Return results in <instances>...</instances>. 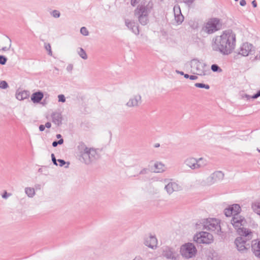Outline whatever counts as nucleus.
<instances>
[{
	"mask_svg": "<svg viewBox=\"0 0 260 260\" xmlns=\"http://www.w3.org/2000/svg\"><path fill=\"white\" fill-rule=\"evenodd\" d=\"M211 69L213 72H220L221 71L220 68L215 64H212L211 66Z\"/></svg>",
	"mask_w": 260,
	"mask_h": 260,
	"instance_id": "nucleus-34",
	"label": "nucleus"
},
{
	"mask_svg": "<svg viewBox=\"0 0 260 260\" xmlns=\"http://www.w3.org/2000/svg\"><path fill=\"white\" fill-rule=\"evenodd\" d=\"M51 158H52V160L53 163L54 164V165H55L56 166H57V162H56V159L55 158V157L54 154H51Z\"/></svg>",
	"mask_w": 260,
	"mask_h": 260,
	"instance_id": "nucleus-43",
	"label": "nucleus"
},
{
	"mask_svg": "<svg viewBox=\"0 0 260 260\" xmlns=\"http://www.w3.org/2000/svg\"><path fill=\"white\" fill-rule=\"evenodd\" d=\"M43 96V93L41 91H38L32 94L31 100L34 103H38L42 100Z\"/></svg>",
	"mask_w": 260,
	"mask_h": 260,
	"instance_id": "nucleus-25",
	"label": "nucleus"
},
{
	"mask_svg": "<svg viewBox=\"0 0 260 260\" xmlns=\"http://www.w3.org/2000/svg\"><path fill=\"white\" fill-rule=\"evenodd\" d=\"M252 45L248 43H243L239 49V54L243 56H247L252 51Z\"/></svg>",
	"mask_w": 260,
	"mask_h": 260,
	"instance_id": "nucleus-18",
	"label": "nucleus"
},
{
	"mask_svg": "<svg viewBox=\"0 0 260 260\" xmlns=\"http://www.w3.org/2000/svg\"><path fill=\"white\" fill-rule=\"evenodd\" d=\"M193 240L197 243L209 244L214 241L213 235L207 232H200L193 237Z\"/></svg>",
	"mask_w": 260,
	"mask_h": 260,
	"instance_id": "nucleus-10",
	"label": "nucleus"
},
{
	"mask_svg": "<svg viewBox=\"0 0 260 260\" xmlns=\"http://www.w3.org/2000/svg\"><path fill=\"white\" fill-rule=\"evenodd\" d=\"M29 96V92L25 90L17 92L16 94V98L19 101H22L26 99Z\"/></svg>",
	"mask_w": 260,
	"mask_h": 260,
	"instance_id": "nucleus-26",
	"label": "nucleus"
},
{
	"mask_svg": "<svg viewBox=\"0 0 260 260\" xmlns=\"http://www.w3.org/2000/svg\"><path fill=\"white\" fill-rule=\"evenodd\" d=\"M251 248L253 254L260 259V240L253 241Z\"/></svg>",
	"mask_w": 260,
	"mask_h": 260,
	"instance_id": "nucleus-21",
	"label": "nucleus"
},
{
	"mask_svg": "<svg viewBox=\"0 0 260 260\" xmlns=\"http://www.w3.org/2000/svg\"><path fill=\"white\" fill-rule=\"evenodd\" d=\"M220 28L219 19L212 18L208 20L202 28V31L207 34H212Z\"/></svg>",
	"mask_w": 260,
	"mask_h": 260,
	"instance_id": "nucleus-9",
	"label": "nucleus"
},
{
	"mask_svg": "<svg viewBox=\"0 0 260 260\" xmlns=\"http://www.w3.org/2000/svg\"><path fill=\"white\" fill-rule=\"evenodd\" d=\"M157 240L154 235L149 234L144 238V244L148 247L155 249L157 247Z\"/></svg>",
	"mask_w": 260,
	"mask_h": 260,
	"instance_id": "nucleus-15",
	"label": "nucleus"
},
{
	"mask_svg": "<svg viewBox=\"0 0 260 260\" xmlns=\"http://www.w3.org/2000/svg\"><path fill=\"white\" fill-rule=\"evenodd\" d=\"M176 72L178 74H180L181 75H184V73L183 72H182V71H176Z\"/></svg>",
	"mask_w": 260,
	"mask_h": 260,
	"instance_id": "nucleus-54",
	"label": "nucleus"
},
{
	"mask_svg": "<svg viewBox=\"0 0 260 260\" xmlns=\"http://www.w3.org/2000/svg\"><path fill=\"white\" fill-rule=\"evenodd\" d=\"M58 102L64 103L66 102V98L63 94H59L58 95Z\"/></svg>",
	"mask_w": 260,
	"mask_h": 260,
	"instance_id": "nucleus-38",
	"label": "nucleus"
},
{
	"mask_svg": "<svg viewBox=\"0 0 260 260\" xmlns=\"http://www.w3.org/2000/svg\"><path fill=\"white\" fill-rule=\"evenodd\" d=\"M191 71L193 74L200 76H205L209 72L206 64L197 59H193L190 61Z\"/></svg>",
	"mask_w": 260,
	"mask_h": 260,
	"instance_id": "nucleus-6",
	"label": "nucleus"
},
{
	"mask_svg": "<svg viewBox=\"0 0 260 260\" xmlns=\"http://www.w3.org/2000/svg\"><path fill=\"white\" fill-rule=\"evenodd\" d=\"M255 58L257 60H260V51L258 52V54L255 56Z\"/></svg>",
	"mask_w": 260,
	"mask_h": 260,
	"instance_id": "nucleus-53",
	"label": "nucleus"
},
{
	"mask_svg": "<svg viewBox=\"0 0 260 260\" xmlns=\"http://www.w3.org/2000/svg\"><path fill=\"white\" fill-rule=\"evenodd\" d=\"M152 7V2H144L139 5L135 10V15L141 25H146L149 22V14Z\"/></svg>",
	"mask_w": 260,
	"mask_h": 260,
	"instance_id": "nucleus-3",
	"label": "nucleus"
},
{
	"mask_svg": "<svg viewBox=\"0 0 260 260\" xmlns=\"http://www.w3.org/2000/svg\"><path fill=\"white\" fill-rule=\"evenodd\" d=\"M69 162H68V165H67V166H66V167H65V168H68V167H69Z\"/></svg>",
	"mask_w": 260,
	"mask_h": 260,
	"instance_id": "nucleus-60",
	"label": "nucleus"
},
{
	"mask_svg": "<svg viewBox=\"0 0 260 260\" xmlns=\"http://www.w3.org/2000/svg\"><path fill=\"white\" fill-rule=\"evenodd\" d=\"M45 128V125H44L41 124V125H40L39 126V129H40V131H41V132H42V131H44Z\"/></svg>",
	"mask_w": 260,
	"mask_h": 260,
	"instance_id": "nucleus-49",
	"label": "nucleus"
},
{
	"mask_svg": "<svg viewBox=\"0 0 260 260\" xmlns=\"http://www.w3.org/2000/svg\"><path fill=\"white\" fill-rule=\"evenodd\" d=\"M166 170L165 165L161 162L156 161L154 164V172L160 173Z\"/></svg>",
	"mask_w": 260,
	"mask_h": 260,
	"instance_id": "nucleus-24",
	"label": "nucleus"
},
{
	"mask_svg": "<svg viewBox=\"0 0 260 260\" xmlns=\"http://www.w3.org/2000/svg\"><path fill=\"white\" fill-rule=\"evenodd\" d=\"M56 138L57 139H61V135L60 134H57V135H56Z\"/></svg>",
	"mask_w": 260,
	"mask_h": 260,
	"instance_id": "nucleus-58",
	"label": "nucleus"
},
{
	"mask_svg": "<svg viewBox=\"0 0 260 260\" xmlns=\"http://www.w3.org/2000/svg\"><path fill=\"white\" fill-rule=\"evenodd\" d=\"M231 222L239 235L247 237L248 238H252V232L250 230L243 228L245 223V220L243 217L241 215L234 216Z\"/></svg>",
	"mask_w": 260,
	"mask_h": 260,
	"instance_id": "nucleus-5",
	"label": "nucleus"
},
{
	"mask_svg": "<svg viewBox=\"0 0 260 260\" xmlns=\"http://www.w3.org/2000/svg\"><path fill=\"white\" fill-rule=\"evenodd\" d=\"M235 1L237 2V1H238V0H235Z\"/></svg>",
	"mask_w": 260,
	"mask_h": 260,
	"instance_id": "nucleus-62",
	"label": "nucleus"
},
{
	"mask_svg": "<svg viewBox=\"0 0 260 260\" xmlns=\"http://www.w3.org/2000/svg\"><path fill=\"white\" fill-rule=\"evenodd\" d=\"M77 53L83 59L86 60L88 58L86 51L82 47H79L77 49Z\"/></svg>",
	"mask_w": 260,
	"mask_h": 260,
	"instance_id": "nucleus-27",
	"label": "nucleus"
},
{
	"mask_svg": "<svg viewBox=\"0 0 260 260\" xmlns=\"http://www.w3.org/2000/svg\"><path fill=\"white\" fill-rule=\"evenodd\" d=\"M10 196V194H8L7 193V192H5L3 195H2V197L4 199H7L9 196Z\"/></svg>",
	"mask_w": 260,
	"mask_h": 260,
	"instance_id": "nucleus-50",
	"label": "nucleus"
},
{
	"mask_svg": "<svg viewBox=\"0 0 260 260\" xmlns=\"http://www.w3.org/2000/svg\"><path fill=\"white\" fill-rule=\"evenodd\" d=\"M241 211V208L239 204H235L229 206L224 210V214L227 217L231 216H235L240 215L239 213Z\"/></svg>",
	"mask_w": 260,
	"mask_h": 260,
	"instance_id": "nucleus-14",
	"label": "nucleus"
},
{
	"mask_svg": "<svg viewBox=\"0 0 260 260\" xmlns=\"http://www.w3.org/2000/svg\"><path fill=\"white\" fill-rule=\"evenodd\" d=\"M259 96H260V90H258L256 94L252 95V98L253 99H255L258 98Z\"/></svg>",
	"mask_w": 260,
	"mask_h": 260,
	"instance_id": "nucleus-44",
	"label": "nucleus"
},
{
	"mask_svg": "<svg viewBox=\"0 0 260 260\" xmlns=\"http://www.w3.org/2000/svg\"><path fill=\"white\" fill-rule=\"evenodd\" d=\"M251 207L253 211L260 216V202L255 201L253 202Z\"/></svg>",
	"mask_w": 260,
	"mask_h": 260,
	"instance_id": "nucleus-28",
	"label": "nucleus"
},
{
	"mask_svg": "<svg viewBox=\"0 0 260 260\" xmlns=\"http://www.w3.org/2000/svg\"><path fill=\"white\" fill-rule=\"evenodd\" d=\"M197 170L204 168L207 167L209 164V161L205 157H201L196 158Z\"/></svg>",
	"mask_w": 260,
	"mask_h": 260,
	"instance_id": "nucleus-23",
	"label": "nucleus"
},
{
	"mask_svg": "<svg viewBox=\"0 0 260 260\" xmlns=\"http://www.w3.org/2000/svg\"><path fill=\"white\" fill-rule=\"evenodd\" d=\"M161 256L169 260H178L179 254L174 248L169 246H163L160 249Z\"/></svg>",
	"mask_w": 260,
	"mask_h": 260,
	"instance_id": "nucleus-8",
	"label": "nucleus"
},
{
	"mask_svg": "<svg viewBox=\"0 0 260 260\" xmlns=\"http://www.w3.org/2000/svg\"><path fill=\"white\" fill-rule=\"evenodd\" d=\"M141 103V96L139 95H135L131 98L127 102L126 105L129 107H137Z\"/></svg>",
	"mask_w": 260,
	"mask_h": 260,
	"instance_id": "nucleus-19",
	"label": "nucleus"
},
{
	"mask_svg": "<svg viewBox=\"0 0 260 260\" xmlns=\"http://www.w3.org/2000/svg\"><path fill=\"white\" fill-rule=\"evenodd\" d=\"M194 86L198 88H205L207 89H208L210 88L209 85H208L207 84H205L203 83H196L194 84Z\"/></svg>",
	"mask_w": 260,
	"mask_h": 260,
	"instance_id": "nucleus-30",
	"label": "nucleus"
},
{
	"mask_svg": "<svg viewBox=\"0 0 260 260\" xmlns=\"http://www.w3.org/2000/svg\"><path fill=\"white\" fill-rule=\"evenodd\" d=\"M139 1V0H131V5L135 6Z\"/></svg>",
	"mask_w": 260,
	"mask_h": 260,
	"instance_id": "nucleus-46",
	"label": "nucleus"
},
{
	"mask_svg": "<svg viewBox=\"0 0 260 260\" xmlns=\"http://www.w3.org/2000/svg\"><path fill=\"white\" fill-rule=\"evenodd\" d=\"M52 122L57 125H59L62 122V115L60 113L55 112L51 114Z\"/></svg>",
	"mask_w": 260,
	"mask_h": 260,
	"instance_id": "nucleus-22",
	"label": "nucleus"
},
{
	"mask_svg": "<svg viewBox=\"0 0 260 260\" xmlns=\"http://www.w3.org/2000/svg\"><path fill=\"white\" fill-rule=\"evenodd\" d=\"M216 253L215 252L210 251L209 252V254H208V256L209 257H211V255H212L213 257L214 256V255H216ZM211 258L212 259H213V257H211Z\"/></svg>",
	"mask_w": 260,
	"mask_h": 260,
	"instance_id": "nucleus-45",
	"label": "nucleus"
},
{
	"mask_svg": "<svg viewBox=\"0 0 260 260\" xmlns=\"http://www.w3.org/2000/svg\"><path fill=\"white\" fill-rule=\"evenodd\" d=\"M124 23L125 26L128 29L131 30L132 32L136 35H139V26L134 20L129 19L128 18H124Z\"/></svg>",
	"mask_w": 260,
	"mask_h": 260,
	"instance_id": "nucleus-16",
	"label": "nucleus"
},
{
	"mask_svg": "<svg viewBox=\"0 0 260 260\" xmlns=\"http://www.w3.org/2000/svg\"><path fill=\"white\" fill-rule=\"evenodd\" d=\"M196 161V158L188 157L184 160V164L191 170H197Z\"/></svg>",
	"mask_w": 260,
	"mask_h": 260,
	"instance_id": "nucleus-20",
	"label": "nucleus"
},
{
	"mask_svg": "<svg viewBox=\"0 0 260 260\" xmlns=\"http://www.w3.org/2000/svg\"><path fill=\"white\" fill-rule=\"evenodd\" d=\"M252 96H251L247 94H244L242 95L243 99H246L247 101L249 100L250 99H253Z\"/></svg>",
	"mask_w": 260,
	"mask_h": 260,
	"instance_id": "nucleus-41",
	"label": "nucleus"
},
{
	"mask_svg": "<svg viewBox=\"0 0 260 260\" xmlns=\"http://www.w3.org/2000/svg\"><path fill=\"white\" fill-rule=\"evenodd\" d=\"M180 252L183 258L190 259L196 256L197 249L193 243H186L180 247Z\"/></svg>",
	"mask_w": 260,
	"mask_h": 260,
	"instance_id": "nucleus-7",
	"label": "nucleus"
},
{
	"mask_svg": "<svg viewBox=\"0 0 260 260\" xmlns=\"http://www.w3.org/2000/svg\"><path fill=\"white\" fill-rule=\"evenodd\" d=\"M58 161L59 162V166L60 167L63 166L67 162L63 159H58Z\"/></svg>",
	"mask_w": 260,
	"mask_h": 260,
	"instance_id": "nucleus-42",
	"label": "nucleus"
},
{
	"mask_svg": "<svg viewBox=\"0 0 260 260\" xmlns=\"http://www.w3.org/2000/svg\"><path fill=\"white\" fill-rule=\"evenodd\" d=\"M80 32L82 35L85 36H87L89 34L88 31L85 27H82L81 28Z\"/></svg>",
	"mask_w": 260,
	"mask_h": 260,
	"instance_id": "nucleus-32",
	"label": "nucleus"
},
{
	"mask_svg": "<svg viewBox=\"0 0 260 260\" xmlns=\"http://www.w3.org/2000/svg\"><path fill=\"white\" fill-rule=\"evenodd\" d=\"M2 50H3V51H7L9 50V48H7L6 47H3L2 48Z\"/></svg>",
	"mask_w": 260,
	"mask_h": 260,
	"instance_id": "nucleus-55",
	"label": "nucleus"
},
{
	"mask_svg": "<svg viewBox=\"0 0 260 260\" xmlns=\"http://www.w3.org/2000/svg\"><path fill=\"white\" fill-rule=\"evenodd\" d=\"M189 79L191 80H196L198 79V77L195 75H190Z\"/></svg>",
	"mask_w": 260,
	"mask_h": 260,
	"instance_id": "nucleus-47",
	"label": "nucleus"
},
{
	"mask_svg": "<svg viewBox=\"0 0 260 260\" xmlns=\"http://www.w3.org/2000/svg\"><path fill=\"white\" fill-rule=\"evenodd\" d=\"M251 238H248L247 237L242 236L237 238L235 240V244L238 251H244L249 247V244H247V240Z\"/></svg>",
	"mask_w": 260,
	"mask_h": 260,
	"instance_id": "nucleus-13",
	"label": "nucleus"
},
{
	"mask_svg": "<svg viewBox=\"0 0 260 260\" xmlns=\"http://www.w3.org/2000/svg\"><path fill=\"white\" fill-rule=\"evenodd\" d=\"M235 45L236 35L232 30H226L213 39L212 47L223 55H229L234 49Z\"/></svg>",
	"mask_w": 260,
	"mask_h": 260,
	"instance_id": "nucleus-1",
	"label": "nucleus"
},
{
	"mask_svg": "<svg viewBox=\"0 0 260 260\" xmlns=\"http://www.w3.org/2000/svg\"><path fill=\"white\" fill-rule=\"evenodd\" d=\"M174 14L175 17V21L178 25L181 24L184 20V16L182 15L180 8L178 5H175L174 7Z\"/></svg>",
	"mask_w": 260,
	"mask_h": 260,
	"instance_id": "nucleus-17",
	"label": "nucleus"
},
{
	"mask_svg": "<svg viewBox=\"0 0 260 260\" xmlns=\"http://www.w3.org/2000/svg\"><path fill=\"white\" fill-rule=\"evenodd\" d=\"M183 2L188 6H190L195 0H183Z\"/></svg>",
	"mask_w": 260,
	"mask_h": 260,
	"instance_id": "nucleus-40",
	"label": "nucleus"
},
{
	"mask_svg": "<svg viewBox=\"0 0 260 260\" xmlns=\"http://www.w3.org/2000/svg\"><path fill=\"white\" fill-rule=\"evenodd\" d=\"M246 4V2L245 1V0H241L240 2V5L241 6H245Z\"/></svg>",
	"mask_w": 260,
	"mask_h": 260,
	"instance_id": "nucleus-48",
	"label": "nucleus"
},
{
	"mask_svg": "<svg viewBox=\"0 0 260 260\" xmlns=\"http://www.w3.org/2000/svg\"><path fill=\"white\" fill-rule=\"evenodd\" d=\"M224 176V174L221 171H215L206 179L203 184L206 186H211L221 181L223 179Z\"/></svg>",
	"mask_w": 260,
	"mask_h": 260,
	"instance_id": "nucleus-11",
	"label": "nucleus"
},
{
	"mask_svg": "<svg viewBox=\"0 0 260 260\" xmlns=\"http://www.w3.org/2000/svg\"><path fill=\"white\" fill-rule=\"evenodd\" d=\"M155 147H158L159 146V144L157 143L155 144Z\"/></svg>",
	"mask_w": 260,
	"mask_h": 260,
	"instance_id": "nucleus-59",
	"label": "nucleus"
},
{
	"mask_svg": "<svg viewBox=\"0 0 260 260\" xmlns=\"http://www.w3.org/2000/svg\"><path fill=\"white\" fill-rule=\"evenodd\" d=\"M45 126L47 128H50L51 126V124L49 122H47L46 123Z\"/></svg>",
	"mask_w": 260,
	"mask_h": 260,
	"instance_id": "nucleus-51",
	"label": "nucleus"
},
{
	"mask_svg": "<svg viewBox=\"0 0 260 260\" xmlns=\"http://www.w3.org/2000/svg\"><path fill=\"white\" fill-rule=\"evenodd\" d=\"M51 15L54 18H59L60 17V14L58 10H55L51 13Z\"/></svg>",
	"mask_w": 260,
	"mask_h": 260,
	"instance_id": "nucleus-33",
	"label": "nucleus"
},
{
	"mask_svg": "<svg viewBox=\"0 0 260 260\" xmlns=\"http://www.w3.org/2000/svg\"><path fill=\"white\" fill-rule=\"evenodd\" d=\"M45 49H46V50H47L48 51V54L50 55V56H52V52L51 51V45L49 44H47L45 45Z\"/></svg>",
	"mask_w": 260,
	"mask_h": 260,
	"instance_id": "nucleus-36",
	"label": "nucleus"
},
{
	"mask_svg": "<svg viewBox=\"0 0 260 260\" xmlns=\"http://www.w3.org/2000/svg\"><path fill=\"white\" fill-rule=\"evenodd\" d=\"M257 151H258V152H260V149H259L257 148Z\"/></svg>",
	"mask_w": 260,
	"mask_h": 260,
	"instance_id": "nucleus-61",
	"label": "nucleus"
},
{
	"mask_svg": "<svg viewBox=\"0 0 260 260\" xmlns=\"http://www.w3.org/2000/svg\"><path fill=\"white\" fill-rule=\"evenodd\" d=\"M7 61V58L4 56L0 55V64H5Z\"/></svg>",
	"mask_w": 260,
	"mask_h": 260,
	"instance_id": "nucleus-39",
	"label": "nucleus"
},
{
	"mask_svg": "<svg viewBox=\"0 0 260 260\" xmlns=\"http://www.w3.org/2000/svg\"><path fill=\"white\" fill-rule=\"evenodd\" d=\"M9 87V85L7 82L5 81H0V88L5 89H7Z\"/></svg>",
	"mask_w": 260,
	"mask_h": 260,
	"instance_id": "nucleus-31",
	"label": "nucleus"
},
{
	"mask_svg": "<svg viewBox=\"0 0 260 260\" xmlns=\"http://www.w3.org/2000/svg\"><path fill=\"white\" fill-rule=\"evenodd\" d=\"M73 70V64L72 63H69L66 68V70L69 73H72Z\"/></svg>",
	"mask_w": 260,
	"mask_h": 260,
	"instance_id": "nucleus-37",
	"label": "nucleus"
},
{
	"mask_svg": "<svg viewBox=\"0 0 260 260\" xmlns=\"http://www.w3.org/2000/svg\"><path fill=\"white\" fill-rule=\"evenodd\" d=\"M25 193L29 198H32L35 195V189L32 187H26L25 188Z\"/></svg>",
	"mask_w": 260,
	"mask_h": 260,
	"instance_id": "nucleus-29",
	"label": "nucleus"
},
{
	"mask_svg": "<svg viewBox=\"0 0 260 260\" xmlns=\"http://www.w3.org/2000/svg\"><path fill=\"white\" fill-rule=\"evenodd\" d=\"M162 181L166 184L165 190L169 194H171L174 191H178L182 189L181 186L177 182L173 181L172 179L166 178Z\"/></svg>",
	"mask_w": 260,
	"mask_h": 260,
	"instance_id": "nucleus-12",
	"label": "nucleus"
},
{
	"mask_svg": "<svg viewBox=\"0 0 260 260\" xmlns=\"http://www.w3.org/2000/svg\"><path fill=\"white\" fill-rule=\"evenodd\" d=\"M78 149L80 154V158L82 159L83 161L86 164H89L99 157L96 149L93 148L88 147L83 143L79 144Z\"/></svg>",
	"mask_w": 260,
	"mask_h": 260,
	"instance_id": "nucleus-4",
	"label": "nucleus"
},
{
	"mask_svg": "<svg viewBox=\"0 0 260 260\" xmlns=\"http://www.w3.org/2000/svg\"><path fill=\"white\" fill-rule=\"evenodd\" d=\"M252 6H253V7H254V8L256 7V6H257V4H256V1H253L252 2Z\"/></svg>",
	"mask_w": 260,
	"mask_h": 260,
	"instance_id": "nucleus-52",
	"label": "nucleus"
},
{
	"mask_svg": "<svg viewBox=\"0 0 260 260\" xmlns=\"http://www.w3.org/2000/svg\"><path fill=\"white\" fill-rule=\"evenodd\" d=\"M183 76L185 78H189L190 75H189L188 74H184V75Z\"/></svg>",
	"mask_w": 260,
	"mask_h": 260,
	"instance_id": "nucleus-57",
	"label": "nucleus"
},
{
	"mask_svg": "<svg viewBox=\"0 0 260 260\" xmlns=\"http://www.w3.org/2000/svg\"><path fill=\"white\" fill-rule=\"evenodd\" d=\"M63 139H59L58 141H54L52 143V146L54 147H56L58 144L61 145L63 144Z\"/></svg>",
	"mask_w": 260,
	"mask_h": 260,
	"instance_id": "nucleus-35",
	"label": "nucleus"
},
{
	"mask_svg": "<svg viewBox=\"0 0 260 260\" xmlns=\"http://www.w3.org/2000/svg\"><path fill=\"white\" fill-rule=\"evenodd\" d=\"M147 171V170L144 169H143V170H142L141 172H140V174H144L145 173V172H146Z\"/></svg>",
	"mask_w": 260,
	"mask_h": 260,
	"instance_id": "nucleus-56",
	"label": "nucleus"
},
{
	"mask_svg": "<svg viewBox=\"0 0 260 260\" xmlns=\"http://www.w3.org/2000/svg\"><path fill=\"white\" fill-rule=\"evenodd\" d=\"M196 228L211 231L218 235H221L222 233L220 220L214 218H204L198 221L196 223Z\"/></svg>",
	"mask_w": 260,
	"mask_h": 260,
	"instance_id": "nucleus-2",
	"label": "nucleus"
}]
</instances>
